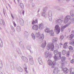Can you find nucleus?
<instances>
[{
    "instance_id": "obj_4",
    "label": "nucleus",
    "mask_w": 74,
    "mask_h": 74,
    "mask_svg": "<svg viewBox=\"0 0 74 74\" xmlns=\"http://www.w3.org/2000/svg\"><path fill=\"white\" fill-rule=\"evenodd\" d=\"M62 70L63 71L64 73L65 74H67L69 73V70L67 68H64L62 69Z\"/></svg>"
},
{
    "instance_id": "obj_7",
    "label": "nucleus",
    "mask_w": 74,
    "mask_h": 74,
    "mask_svg": "<svg viewBox=\"0 0 74 74\" xmlns=\"http://www.w3.org/2000/svg\"><path fill=\"white\" fill-rule=\"evenodd\" d=\"M49 33L51 36H54V33L52 30L49 31Z\"/></svg>"
},
{
    "instance_id": "obj_15",
    "label": "nucleus",
    "mask_w": 74,
    "mask_h": 74,
    "mask_svg": "<svg viewBox=\"0 0 74 74\" xmlns=\"http://www.w3.org/2000/svg\"><path fill=\"white\" fill-rule=\"evenodd\" d=\"M49 29L48 28H46L45 30V31L47 33H49Z\"/></svg>"
},
{
    "instance_id": "obj_30",
    "label": "nucleus",
    "mask_w": 74,
    "mask_h": 74,
    "mask_svg": "<svg viewBox=\"0 0 74 74\" xmlns=\"http://www.w3.org/2000/svg\"><path fill=\"white\" fill-rule=\"evenodd\" d=\"M0 23H3V21L2 19L0 20Z\"/></svg>"
},
{
    "instance_id": "obj_22",
    "label": "nucleus",
    "mask_w": 74,
    "mask_h": 74,
    "mask_svg": "<svg viewBox=\"0 0 74 74\" xmlns=\"http://www.w3.org/2000/svg\"><path fill=\"white\" fill-rule=\"evenodd\" d=\"M58 55L60 58H61V52H59L58 53Z\"/></svg>"
},
{
    "instance_id": "obj_34",
    "label": "nucleus",
    "mask_w": 74,
    "mask_h": 74,
    "mask_svg": "<svg viewBox=\"0 0 74 74\" xmlns=\"http://www.w3.org/2000/svg\"><path fill=\"white\" fill-rule=\"evenodd\" d=\"M24 13H25V11H23V15H24Z\"/></svg>"
},
{
    "instance_id": "obj_1",
    "label": "nucleus",
    "mask_w": 74,
    "mask_h": 74,
    "mask_svg": "<svg viewBox=\"0 0 74 74\" xmlns=\"http://www.w3.org/2000/svg\"><path fill=\"white\" fill-rule=\"evenodd\" d=\"M48 63L49 65V66H52L53 64V66H55V65H56V62L54 61L53 62L50 60H48Z\"/></svg>"
},
{
    "instance_id": "obj_3",
    "label": "nucleus",
    "mask_w": 74,
    "mask_h": 74,
    "mask_svg": "<svg viewBox=\"0 0 74 74\" xmlns=\"http://www.w3.org/2000/svg\"><path fill=\"white\" fill-rule=\"evenodd\" d=\"M53 49L54 48V45L53 44L51 45L50 44H49L47 46V49L49 50V49Z\"/></svg>"
},
{
    "instance_id": "obj_13",
    "label": "nucleus",
    "mask_w": 74,
    "mask_h": 74,
    "mask_svg": "<svg viewBox=\"0 0 74 74\" xmlns=\"http://www.w3.org/2000/svg\"><path fill=\"white\" fill-rule=\"evenodd\" d=\"M66 27H67L66 26H64L63 27H61V32H63V29H64L65 28H66Z\"/></svg>"
},
{
    "instance_id": "obj_14",
    "label": "nucleus",
    "mask_w": 74,
    "mask_h": 74,
    "mask_svg": "<svg viewBox=\"0 0 74 74\" xmlns=\"http://www.w3.org/2000/svg\"><path fill=\"white\" fill-rule=\"evenodd\" d=\"M40 38L41 40H43L44 39V35L42 34L40 35Z\"/></svg>"
},
{
    "instance_id": "obj_10",
    "label": "nucleus",
    "mask_w": 74,
    "mask_h": 74,
    "mask_svg": "<svg viewBox=\"0 0 74 74\" xmlns=\"http://www.w3.org/2000/svg\"><path fill=\"white\" fill-rule=\"evenodd\" d=\"M69 49L71 51V52H74V50L73 49V47H72V46H69Z\"/></svg>"
},
{
    "instance_id": "obj_27",
    "label": "nucleus",
    "mask_w": 74,
    "mask_h": 74,
    "mask_svg": "<svg viewBox=\"0 0 74 74\" xmlns=\"http://www.w3.org/2000/svg\"><path fill=\"white\" fill-rule=\"evenodd\" d=\"M13 25H14V27H16V24H15V22H13Z\"/></svg>"
},
{
    "instance_id": "obj_32",
    "label": "nucleus",
    "mask_w": 74,
    "mask_h": 74,
    "mask_svg": "<svg viewBox=\"0 0 74 74\" xmlns=\"http://www.w3.org/2000/svg\"><path fill=\"white\" fill-rule=\"evenodd\" d=\"M0 68H1L2 67V64H0Z\"/></svg>"
},
{
    "instance_id": "obj_23",
    "label": "nucleus",
    "mask_w": 74,
    "mask_h": 74,
    "mask_svg": "<svg viewBox=\"0 0 74 74\" xmlns=\"http://www.w3.org/2000/svg\"><path fill=\"white\" fill-rule=\"evenodd\" d=\"M54 58L55 59V60H58V58L56 57V56H55Z\"/></svg>"
},
{
    "instance_id": "obj_6",
    "label": "nucleus",
    "mask_w": 74,
    "mask_h": 74,
    "mask_svg": "<svg viewBox=\"0 0 74 74\" xmlns=\"http://www.w3.org/2000/svg\"><path fill=\"white\" fill-rule=\"evenodd\" d=\"M69 71L71 74H74V68H70Z\"/></svg>"
},
{
    "instance_id": "obj_35",
    "label": "nucleus",
    "mask_w": 74,
    "mask_h": 74,
    "mask_svg": "<svg viewBox=\"0 0 74 74\" xmlns=\"http://www.w3.org/2000/svg\"><path fill=\"white\" fill-rule=\"evenodd\" d=\"M63 45V44H62V43H60V45Z\"/></svg>"
},
{
    "instance_id": "obj_25",
    "label": "nucleus",
    "mask_w": 74,
    "mask_h": 74,
    "mask_svg": "<svg viewBox=\"0 0 74 74\" xmlns=\"http://www.w3.org/2000/svg\"><path fill=\"white\" fill-rule=\"evenodd\" d=\"M40 33H38L37 34L36 36H37V37H38V36H40Z\"/></svg>"
},
{
    "instance_id": "obj_36",
    "label": "nucleus",
    "mask_w": 74,
    "mask_h": 74,
    "mask_svg": "<svg viewBox=\"0 0 74 74\" xmlns=\"http://www.w3.org/2000/svg\"><path fill=\"white\" fill-rule=\"evenodd\" d=\"M41 61H39V63H41Z\"/></svg>"
},
{
    "instance_id": "obj_29",
    "label": "nucleus",
    "mask_w": 74,
    "mask_h": 74,
    "mask_svg": "<svg viewBox=\"0 0 74 74\" xmlns=\"http://www.w3.org/2000/svg\"><path fill=\"white\" fill-rule=\"evenodd\" d=\"M71 63H73V62H74V60L73 59L71 61Z\"/></svg>"
},
{
    "instance_id": "obj_26",
    "label": "nucleus",
    "mask_w": 74,
    "mask_h": 74,
    "mask_svg": "<svg viewBox=\"0 0 74 74\" xmlns=\"http://www.w3.org/2000/svg\"><path fill=\"white\" fill-rule=\"evenodd\" d=\"M32 38L33 39H35V36H34V35L32 34Z\"/></svg>"
},
{
    "instance_id": "obj_31",
    "label": "nucleus",
    "mask_w": 74,
    "mask_h": 74,
    "mask_svg": "<svg viewBox=\"0 0 74 74\" xmlns=\"http://www.w3.org/2000/svg\"><path fill=\"white\" fill-rule=\"evenodd\" d=\"M56 47H57V48L58 49H59V46L58 45H56Z\"/></svg>"
},
{
    "instance_id": "obj_9",
    "label": "nucleus",
    "mask_w": 74,
    "mask_h": 74,
    "mask_svg": "<svg viewBox=\"0 0 74 74\" xmlns=\"http://www.w3.org/2000/svg\"><path fill=\"white\" fill-rule=\"evenodd\" d=\"M67 44V42H66L64 44L63 46V48H64V49H66V48H67V47H68Z\"/></svg>"
},
{
    "instance_id": "obj_40",
    "label": "nucleus",
    "mask_w": 74,
    "mask_h": 74,
    "mask_svg": "<svg viewBox=\"0 0 74 74\" xmlns=\"http://www.w3.org/2000/svg\"><path fill=\"white\" fill-rule=\"evenodd\" d=\"M14 1H15V0H14Z\"/></svg>"
},
{
    "instance_id": "obj_33",
    "label": "nucleus",
    "mask_w": 74,
    "mask_h": 74,
    "mask_svg": "<svg viewBox=\"0 0 74 74\" xmlns=\"http://www.w3.org/2000/svg\"><path fill=\"white\" fill-rule=\"evenodd\" d=\"M46 42H45V44H44V47H45V46H46Z\"/></svg>"
},
{
    "instance_id": "obj_8",
    "label": "nucleus",
    "mask_w": 74,
    "mask_h": 74,
    "mask_svg": "<svg viewBox=\"0 0 74 74\" xmlns=\"http://www.w3.org/2000/svg\"><path fill=\"white\" fill-rule=\"evenodd\" d=\"M73 38H74V35L72 34L69 36V40H72Z\"/></svg>"
},
{
    "instance_id": "obj_19",
    "label": "nucleus",
    "mask_w": 74,
    "mask_h": 74,
    "mask_svg": "<svg viewBox=\"0 0 74 74\" xmlns=\"http://www.w3.org/2000/svg\"><path fill=\"white\" fill-rule=\"evenodd\" d=\"M43 25L42 24H40L39 25V27L40 29H41V28H42L43 27Z\"/></svg>"
},
{
    "instance_id": "obj_21",
    "label": "nucleus",
    "mask_w": 74,
    "mask_h": 74,
    "mask_svg": "<svg viewBox=\"0 0 74 74\" xmlns=\"http://www.w3.org/2000/svg\"><path fill=\"white\" fill-rule=\"evenodd\" d=\"M61 60L62 62H64L65 60V58H61Z\"/></svg>"
},
{
    "instance_id": "obj_20",
    "label": "nucleus",
    "mask_w": 74,
    "mask_h": 74,
    "mask_svg": "<svg viewBox=\"0 0 74 74\" xmlns=\"http://www.w3.org/2000/svg\"><path fill=\"white\" fill-rule=\"evenodd\" d=\"M63 37H64L63 35H62L60 36V40H63Z\"/></svg>"
},
{
    "instance_id": "obj_2",
    "label": "nucleus",
    "mask_w": 74,
    "mask_h": 74,
    "mask_svg": "<svg viewBox=\"0 0 74 74\" xmlns=\"http://www.w3.org/2000/svg\"><path fill=\"white\" fill-rule=\"evenodd\" d=\"M55 28L56 29V32L58 33H60V27L59 26V25H56L55 27Z\"/></svg>"
},
{
    "instance_id": "obj_11",
    "label": "nucleus",
    "mask_w": 74,
    "mask_h": 74,
    "mask_svg": "<svg viewBox=\"0 0 74 74\" xmlns=\"http://www.w3.org/2000/svg\"><path fill=\"white\" fill-rule=\"evenodd\" d=\"M69 44L73 45L74 46V39L72 40L69 42Z\"/></svg>"
},
{
    "instance_id": "obj_12",
    "label": "nucleus",
    "mask_w": 74,
    "mask_h": 74,
    "mask_svg": "<svg viewBox=\"0 0 74 74\" xmlns=\"http://www.w3.org/2000/svg\"><path fill=\"white\" fill-rule=\"evenodd\" d=\"M66 50H63L62 51V55H65V54H66Z\"/></svg>"
},
{
    "instance_id": "obj_18",
    "label": "nucleus",
    "mask_w": 74,
    "mask_h": 74,
    "mask_svg": "<svg viewBox=\"0 0 74 74\" xmlns=\"http://www.w3.org/2000/svg\"><path fill=\"white\" fill-rule=\"evenodd\" d=\"M70 18V17L69 16H67L65 17V19H66L67 21H68L69 19H70V18Z\"/></svg>"
},
{
    "instance_id": "obj_39",
    "label": "nucleus",
    "mask_w": 74,
    "mask_h": 74,
    "mask_svg": "<svg viewBox=\"0 0 74 74\" xmlns=\"http://www.w3.org/2000/svg\"><path fill=\"white\" fill-rule=\"evenodd\" d=\"M19 0H17V1H18V2L19 1Z\"/></svg>"
},
{
    "instance_id": "obj_28",
    "label": "nucleus",
    "mask_w": 74,
    "mask_h": 74,
    "mask_svg": "<svg viewBox=\"0 0 74 74\" xmlns=\"http://www.w3.org/2000/svg\"><path fill=\"white\" fill-rule=\"evenodd\" d=\"M67 54L68 55H70V51H69L67 52Z\"/></svg>"
},
{
    "instance_id": "obj_24",
    "label": "nucleus",
    "mask_w": 74,
    "mask_h": 74,
    "mask_svg": "<svg viewBox=\"0 0 74 74\" xmlns=\"http://www.w3.org/2000/svg\"><path fill=\"white\" fill-rule=\"evenodd\" d=\"M20 6L21 8L23 7V3H21L20 4Z\"/></svg>"
},
{
    "instance_id": "obj_16",
    "label": "nucleus",
    "mask_w": 74,
    "mask_h": 74,
    "mask_svg": "<svg viewBox=\"0 0 74 74\" xmlns=\"http://www.w3.org/2000/svg\"><path fill=\"white\" fill-rule=\"evenodd\" d=\"M37 23V20H36L35 21H32V25H33L34 23Z\"/></svg>"
},
{
    "instance_id": "obj_17",
    "label": "nucleus",
    "mask_w": 74,
    "mask_h": 74,
    "mask_svg": "<svg viewBox=\"0 0 74 74\" xmlns=\"http://www.w3.org/2000/svg\"><path fill=\"white\" fill-rule=\"evenodd\" d=\"M58 53V51L56 50H55L54 51V55H57Z\"/></svg>"
},
{
    "instance_id": "obj_37",
    "label": "nucleus",
    "mask_w": 74,
    "mask_h": 74,
    "mask_svg": "<svg viewBox=\"0 0 74 74\" xmlns=\"http://www.w3.org/2000/svg\"><path fill=\"white\" fill-rule=\"evenodd\" d=\"M54 40H56V38H54Z\"/></svg>"
},
{
    "instance_id": "obj_38",
    "label": "nucleus",
    "mask_w": 74,
    "mask_h": 74,
    "mask_svg": "<svg viewBox=\"0 0 74 74\" xmlns=\"http://www.w3.org/2000/svg\"><path fill=\"white\" fill-rule=\"evenodd\" d=\"M12 17L13 18H14V17H13V16H12Z\"/></svg>"
},
{
    "instance_id": "obj_5",
    "label": "nucleus",
    "mask_w": 74,
    "mask_h": 74,
    "mask_svg": "<svg viewBox=\"0 0 74 74\" xmlns=\"http://www.w3.org/2000/svg\"><path fill=\"white\" fill-rule=\"evenodd\" d=\"M32 28L35 30H37L38 29V25H34L33 26Z\"/></svg>"
}]
</instances>
